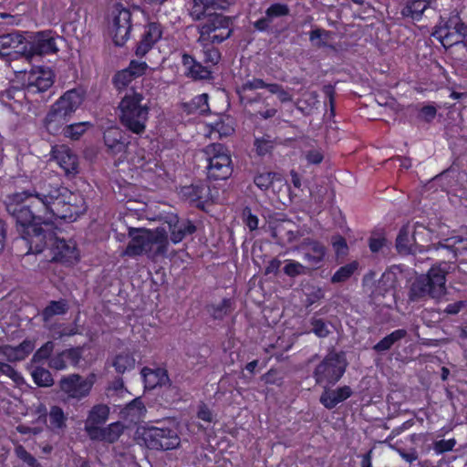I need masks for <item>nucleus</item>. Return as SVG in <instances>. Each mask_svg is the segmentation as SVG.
<instances>
[{"instance_id": "nucleus-1", "label": "nucleus", "mask_w": 467, "mask_h": 467, "mask_svg": "<svg viewBox=\"0 0 467 467\" xmlns=\"http://www.w3.org/2000/svg\"><path fill=\"white\" fill-rule=\"evenodd\" d=\"M77 195L62 187L48 194L22 191L6 196L7 213L16 221V228L28 247V254L49 252L50 261L74 265L79 259L76 244L57 236L55 219L76 220L82 212L74 202Z\"/></svg>"}, {"instance_id": "nucleus-2", "label": "nucleus", "mask_w": 467, "mask_h": 467, "mask_svg": "<svg viewBox=\"0 0 467 467\" xmlns=\"http://www.w3.org/2000/svg\"><path fill=\"white\" fill-rule=\"evenodd\" d=\"M437 249L446 251L447 262L442 261L433 265L427 275H421L411 284L409 291L410 301L430 296L440 299L446 293V275L451 269L452 261H456L460 254L467 251V236L451 235L437 244Z\"/></svg>"}, {"instance_id": "nucleus-3", "label": "nucleus", "mask_w": 467, "mask_h": 467, "mask_svg": "<svg viewBox=\"0 0 467 467\" xmlns=\"http://www.w3.org/2000/svg\"><path fill=\"white\" fill-rule=\"evenodd\" d=\"M130 241L123 254L136 257L146 254L149 257L164 256L168 252L169 241L166 231L161 227L155 229L129 228Z\"/></svg>"}, {"instance_id": "nucleus-4", "label": "nucleus", "mask_w": 467, "mask_h": 467, "mask_svg": "<svg viewBox=\"0 0 467 467\" xmlns=\"http://www.w3.org/2000/svg\"><path fill=\"white\" fill-rule=\"evenodd\" d=\"M82 88L67 90L54 102L44 119V127L51 135L59 134L85 100Z\"/></svg>"}, {"instance_id": "nucleus-5", "label": "nucleus", "mask_w": 467, "mask_h": 467, "mask_svg": "<svg viewBox=\"0 0 467 467\" xmlns=\"http://www.w3.org/2000/svg\"><path fill=\"white\" fill-rule=\"evenodd\" d=\"M144 95L132 89L127 93L119 104L120 124L130 132L142 135L149 119L150 106L143 103Z\"/></svg>"}, {"instance_id": "nucleus-6", "label": "nucleus", "mask_w": 467, "mask_h": 467, "mask_svg": "<svg viewBox=\"0 0 467 467\" xmlns=\"http://www.w3.org/2000/svg\"><path fill=\"white\" fill-rule=\"evenodd\" d=\"M205 161L206 176L209 181H225L234 171L232 156L227 146L222 143H210L202 150Z\"/></svg>"}, {"instance_id": "nucleus-7", "label": "nucleus", "mask_w": 467, "mask_h": 467, "mask_svg": "<svg viewBox=\"0 0 467 467\" xmlns=\"http://www.w3.org/2000/svg\"><path fill=\"white\" fill-rule=\"evenodd\" d=\"M347 368L345 353L331 350L315 367L312 377L316 385L321 388L335 386L343 378Z\"/></svg>"}, {"instance_id": "nucleus-8", "label": "nucleus", "mask_w": 467, "mask_h": 467, "mask_svg": "<svg viewBox=\"0 0 467 467\" xmlns=\"http://www.w3.org/2000/svg\"><path fill=\"white\" fill-rule=\"evenodd\" d=\"M197 32L201 41L221 44L233 34V19L223 14H209L197 25Z\"/></svg>"}, {"instance_id": "nucleus-9", "label": "nucleus", "mask_w": 467, "mask_h": 467, "mask_svg": "<svg viewBox=\"0 0 467 467\" xmlns=\"http://www.w3.org/2000/svg\"><path fill=\"white\" fill-rule=\"evenodd\" d=\"M95 381L96 376L94 373H90L86 378L80 374L73 373L63 376L58 382V387L68 400L81 401L89 396Z\"/></svg>"}, {"instance_id": "nucleus-10", "label": "nucleus", "mask_w": 467, "mask_h": 467, "mask_svg": "<svg viewBox=\"0 0 467 467\" xmlns=\"http://www.w3.org/2000/svg\"><path fill=\"white\" fill-rule=\"evenodd\" d=\"M142 440L147 448L156 451L173 450L181 443V439L175 430L156 426L145 429L142 433Z\"/></svg>"}, {"instance_id": "nucleus-11", "label": "nucleus", "mask_w": 467, "mask_h": 467, "mask_svg": "<svg viewBox=\"0 0 467 467\" xmlns=\"http://www.w3.org/2000/svg\"><path fill=\"white\" fill-rule=\"evenodd\" d=\"M110 33L113 35V42L118 47H122L128 41L132 29V14L129 8L121 3H116L111 9Z\"/></svg>"}, {"instance_id": "nucleus-12", "label": "nucleus", "mask_w": 467, "mask_h": 467, "mask_svg": "<svg viewBox=\"0 0 467 467\" xmlns=\"http://www.w3.org/2000/svg\"><path fill=\"white\" fill-rule=\"evenodd\" d=\"M58 51L56 37L52 31H39L24 47V52L27 57L56 54Z\"/></svg>"}, {"instance_id": "nucleus-13", "label": "nucleus", "mask_w": 467, "mask_h": 467, "mask_svg": "<svg viewBox=\"0 0 467 467\" xmlns=\"http://www.w3.org/2000/svg\"><path fill=\"white\" fill-rule=\"evenodd\" d=\"M163 26L156 21H149L143 27L140 38L135 47V56L144 57L162 38Z\"/></svg>"}, {"instance_id": "nucleus-14", "label": "nucleus", "mask_w": 467, "mask_h": 467, "mask_svg": "<svg viewBox=\"0 0 467 467\" xmlns=\"http://www.w3.org/2000/svg\"><path fill=\"white\" fill-rule=\"evenodd\" d=\"M461 16L458 12H451L449 16L444 18L441 16L440 23L434 27L432 36L441 42L444 47H451V42L460 26Z\"/></svg>"}, {"instance_id": "nucleus-15", "label": "nucleus", "mask_w": 467, "mask_h": 467, "mask_svg": "<svg viewBox=\"0 0 467 467\" xmlns=\"http://www.w3.org/2000/svg\"><path fill=\"white\" fill-rule=\"evenodd\" d=\"M300 248L303 251V259L306 263L316 269L321 267L327 253V249L322 242L306 237L301 242Z\"/></svg>"}, {"instance_id": "nucleus-16", "label": "nucleus", "mask_w": 467, "mask_h": 467, "mask_svg": "<svg viewBox=\"0 0 467 467\" xmlns=\"http://www.w3.org/2000/svg\"><path fill=\"white\" fill-rule=\"evenodd\" d=\"M183 197L194 207L205 211V206L212 199L210 187L198 182L182 188Z\"/></svg>"}, {"instance_id": "nucleus-17", "label": "nucleus", "mask_w": 467, "mask_h": 467, "mask_svg": "<svg viewBox=\"0 0 467 467\" xmlns=\"http://www.w3.org/2000/svg\"><path fill=\"white\" fill-rule=\"evenodd\" d=\"M182 64L185 68V76L193 80H211L213 78V72L211 67L203 64L188 53L182 55Z\"/></svg>"}, {"instance_id": "nucleus-18", "label": "nucleus", "mask_w": 467, "mask_h": 467, "mask_svg": "<svg viewBox=\"0 0 467 467\" xmlns=\"http://www.w3.org/2000/svg\"><path fill=\"white\" fill-rule=\"evenodd\" d=\"M323 387V390L319 397V402L327 410H333L339 403L346 401L353 395V389L348 385Z\"/></svg>"}, {"instance_id": "nucleus-19", "label": "nucleus", "mask_w": 467, "mask_h": 467, "mask_svg": "<svg viewBox=\"0 0 467 467\" xmlns=\"http://www.w3.org/2000/svg\"><path fill=\"white\" fill-rule=\"evenodd\" d=\"M103 140L108 153L111 155L125 153L130 144L125 132L117 126L109 127L104 131Z\"/></svg>"}, {"instance_id": "nucleus-20", "label": "nucleus", "mask_w": 467, "mask_h": 467, "mask_svg": "<svg viewBox=\"0 0 467 467\" xmlns=\"http://www.w3.org/2000/svg\"><path fill=\"white\" fill-rule=\"evenodd\" d=\"M90 434L88 436L91 441H105L114 443L123 433L124 426L121 422L116 421L109 424L107 427L94 428L90 427Z\"/></svg>"}, {"instance_id": "nucleus-21", "label": "nucleus", "mask_w": 467, "mask_h": 467, "mask_svg": "<svg viewBox=\"0 0 467 467\" xmlns=\"http://www.w3.org/2000/svg\"><path fill=\"white\" fill-rule=\"evenodd\" d=\"M398 274H400L397 265H392L381 275L374 293L385 296L387 294L394 295L399 286Z\"/></svg>"}, {"instance_id": "nucleus-22", "label": "nucleus", "mask_w": 467, "mask_h": 467, "mask_svg": "<svg viewBox=\"0 0 467 467\" xmlns=\"http://www.w3.org/2000/svg\"><path fill=\"white\" fill-rule=\"evenodd\" d=\"M55 74L49 67H39L29 76L28 88L33 92H45L54 84Z\"/></svg>"}, {"instance_id": "nucleus-23", "label": "nucleus", "mask_w": 467, "mask_h": 467, "mask_svg": "<svg viewBox=\"0 0 467 467\" xmlns=\"http://www.w3.org/2000/svg\"><path fill=\"white\" fill-rule=\"evenodd\" d=\"M54 158L66 174H76L78 171V158L67 146H61L53 150Z\"/></svg>"}, {"instance_id": "nucleus-24", "label": "nucleus", "mask_w": 467, "mask_h": 467, "mask_svg": "<svg viewBox=\"0 0 467 467\" xmlns=\"http://www.w3.org/2000/svg\"><path fill=\"white\" fill-rule=\"evenodd\" d=\"M437 0H406L400 14L402 17L419 22L422 19L424 12L432 6Z\"/></svg>"}, {"instance_id": "nucleus-25", "label": "nucleus", "mask_w": 467, "mask_h": 467, "mask_svg": "<svg viewBox=\"0 0 467 467\" xmlns=\"http://www.w3.org/2000/svg\"><path fill=\"white\" fill-rule=\"evenodd\" d=\"M200 50L198 52L199 58L202 62L207 65L209 67H213L218 65L222 59V53L215 45L217 42L201 41L197 38L196 41Z\"/></svg>"}, {"instance_id": "nucleus-26", "label": "nucleus", "mask_w": 467, "mask_h": 467, "mask_svg": "<svg viewBox=\"0 0 467 467\" xmlns=\"http://www.w3.org/2000/svg\"><path fill=\"white\" fill-rule=\"evenodd\" d=\"M109 407L106 404H96L88 411V418L85 422V431L90 434V427L99 428L109 419Z\"/></svg>"}, {"instance_id": "nucleus-27", "label": "nucleus", "mask_w": 467, "mask_h": 467, "mask_svg": "<svg viewBox=\"0 0 467 467\" xmlns=\"http://www.w3.org/2000/svg\"><path fill=\"white\" fill-rule=\"evenodd\" d=\"M34 343L26 339L16 347H3L1 352L8 361L16 362L24 360L34 350Z\"/></svg>"}, {"instance_id": "nucleus-28", "label": "nucleus", "mask_w": 467, "mask_h": 467, "mask_svg": "<svg viewBox=\"0 0 467 467\" xmlns=\"http://www.w3.org/2000/svg\"><path fill=\"white\" fill-rule=\"evenodd\" d=\"M69 310V305L67 299L60 298L58 300H51L40 312L41 320L47 324L50 322L54 317L64 316Z\"/></svg>"}, {"instance_id": "nucleus-29", "label": "nucleus", "mask_w": 467, "mask_h": 467, "mask_svg": "<svg viewBox=\"0 0 467 467\" xmlns=\"http://www.w3.org/2000/svg\"><path fill=\"white\" fill-rule=\"evenodd\" d=\"M43 410V413L39 416V418H44V420L46 421L47 417L48 416L49 419V427L55 431V430H63L67 426V416L64 412L63 409L60 408L57 405L51 406L50 410L48 414L47 413L46 408L41 405L38 409V411L40 412Z\"/></svg>"}, {"instance_id": "nucleus-30", "label": "nucleus", "mask_w": 467, "mask_h": 467, "mask_svg": "<svg viewBox=\"0 0 467 467\" xmlns=\"http://www.w3.org/2000/svg\"><path fill=\"white\" fill-rule=\"evenodd\" d=\"M25 36L19 32H11L0 36V57L10 56L20 45L24 44Z\"/></svg>"}, {"instance_id": "nucleus-31", "label": "nucleus", "mask_w": 467, "mask_h": 467, "mask_svg": "<svg viewBox=\"0 0 467 467\" xmlns=\"http://www.w3.org/2000/svg\"><path fill=\"white\" fill-rule=\"evenodd\" d=\"M196 231V226L190 220L179 221L171 224L170 223L171 241L173 244H179L186 235L192 234Z\"/></svg>"}, {"instance_id": "nucleus-32", "label": "nucleus", "mask_w": 467, "mask_h": 467, "mask_svg": "<svg viewBox=\"0 0 467 467\" xmlns=\"http://www.w3.org/2000/svg\"><path fill=\"white\" fill-rule=\"evenodd\" d=\"M253 146L257 156L265 157L271 155L276 146V139L269 134L254 137Z\"/></svg>"}, {"instance_id": "nucleus-33", "label": "nucleus", "mask_w": 467, "mask_h": 467, "mask_svg": "<svg viewBox=\"0 0 467 467\" xmlns=\"http://www.w3.org/2000/svg\"><path fill=\"white\" fill-rule=\"evenodd\" d=\"M207 128L209 136L212 137L214 135L218 139L231 136L234 132V126L222 118H218L213 122L208 123Z\"/></svg>"}, {"instance_id": "nucleus-34", "label": "nucleus", "mask_w": 467, "mask_h": 467, "mask_svg": "<svg viewBox=\"0 0 467 467\" xmlns=\"http://www.w3.org/2000/svg\"><path fill=\"white\" fill-rule=\"evenodd\" d=\"M407 335L405 329H396L390 334L380 339L374 347L373 349L376 352L381 353L391 348V347L400 339L404 338Z\"/></svg>"}, {"instance_id": "nucleus-35", "label": "nucleus", "mask_w": 467, "mask_h": 467, "mask_svg": "<svg viewBox=\"0 0 467 467\" xmlns=\"http://www.w3.org/2000/svg\"><path fill=\"white\" fill-rule=\"evenodd\" d=\"M92 126V123L89 121L67 124L60 133L63 134L65 138L70 139L72 140H78Z\"/></svg>"}, {"instance_id": "nucleus-36", "label": "nucleus", "mask_w": 467, "mask_h": 467, "mask_svg": "<svg viewBox=\"0 0 467 467\" xmlns=\"http://www.w3.org/2000/svg\"><path fill=\"white\" fill-rule=\"evenodd\" d=\"M141 375L146 382L149 381V378H154V381L150 383V387H155L157 385L161 386L170 381L168 371L164 368H157L152 369L145 367L141 370Z\"/></svg>"}, {"instance_id": "nucleus-37", "label": "nucleus", "mask_w": 467, "mask_h": 467, "mask_svg": "<svg viewBox=\"0 0 467 467\" xmlns=\"http://www.w3.org/2000/svg\"><path fill=\"white\" fill-rule=\"evenodd\" d=\"M112 366L118 374H124L135 367V358L132 354L122 352L114 358Z\"/></svg>"}, {"instance_id": "nucleus-38", "label": "nucleus", "mask_w": 467, "mask_h": 467, "mask_svg": "<svg viewBox=\"0 0 467 467\" xmlns=\"http://www.w3.org/2000/svg\"><path fill=\"white\" fill-rule=\"evenodd\" d=\"M358 266L359 264L358 261H352L345 265L340 266L331 276V283L339 284L348 281L358 269Z\"/></svg>"}, {"instance_id": "nucleus-39", "label": "nucleus", "mask_w": 467, "mask_h": 467, "mask_svg": "<svg viewBox=\"0 0 467 467\" xmlns=\"http://www.w3.org/2000/svg\"><path fill=\"white\" fill-rule=\"evenodd\" d=\"M31 376L34 383L38 387H51L54 384L52 374L43 367H35Z\"/></svg>"}, {"instance_id": "nucleus-40", "label": "nucleus", "mask_w": 467, "mask_h": 467, "mask_svg": "<svg viewBox=\"0 0 467 467\" xmlns=\"http://www.w3.org/2000/svg\"><path fill=\"white\" fill-rule=\"evenodd\" d=\"M212 9L205 0H192L190 6V16L192 20L203 21L211 14Z\"/></svg>"}, {"instance_id": "nucleus-41", "label": "nucleus", "mask_w": 467, "mask_h": 467, "mask_svg": "<svg viewBox=\"0 0 467 467\" xmlns=\"http://www.w3.org/2000/svg\"><path fill=\"white\" fill-rule=\"evenodd\" d=\"M234 302L231 298H223L221 303L210 306V314L213 319L222 320L233 309Z\"/></svg>"}, {"instance_id": "nucleus-42", "label": "nucleus", "mask_w": 467, "mask_h": 467, "mask_svg": "<svg viewBox=\"0 0 467 467\" xmlns=\"http://www.w3.org/2000/svg\"><path fill=\"white\" fill-rule=\"evenodd\" d=\"M285 265L283 268V272L285 275L295 278L299 275H306L308 273V269L306 266L302 265L300 262L287 259L285 261Z\"/></svg>"}, {"instance_id": "nucleus-43", "label": "nucleus", "mask_w": 467, "mask_h": 467, "mask_svg": "<svg viewBox=\"0 0 467 467\" xmlns=\"http://www.w3.org/2000/svg\"><path fill=\"white\" fill-rule=\"evenodd\" d=\"M135 78L126 68L118 71L112 78L114 88L119 92L125 90Z\"/></svg>"}, {"instance_id": "nucleus-44", "label": "nucleus", "mask_w": 467, "mask_h": 467, "mask_svg": "<svg viewBox=\"0 0 467 467\" xmlns=\"http://www.w3.org/2000/svg\"><path fill=\"white\" fill-rule=\"evenodd\" d=\"M311 325L310 332L314 333L319 338H325L330 334L328 323L322 318L312 317L309 320Z\"/></svg>"}, {"instance_id": "nucleus-45", "label": "nucleus", "mask_w": 467, "mask_h": 467, "mask_svg": "<svg viewBox=\"0 0 467 467\" xmlns=\"http://www.w3.org/2000/svg\"><path fill=\"white\" fill-rule=\"evenodd\" d=\"M67 367H78L82 359L83 350L80 347L69 348L62 350Z\"/></svg>"}, {"instance_id": "nucleus-46", "label": "nucleus", "mask_w": 467, "mask_h": 467, "mask_svg": "<svg viewBox=\"0 0 467 467\" xmlns=\"http://www.w3.org/2000/svg\"><path fill=\"white\" fill-rule=\"evenodd\" d=\"M55 345L53 341H47L33 354L32 362L40 363L44 360H48L52 357Z\"/></svg>"}, {"instance_id": "nucleus-47", "label": "nucleus", "mask_w": 467, "mask_h": 467, "mask_svg": "<svg viewBox=\"0 0 467 467\" xmlns=\"http://www.w3.org/2000/svg\"><path fill=\"white\" fill-rule=\"evenodd\" d=\"M270 83L265 82L262 78H253L244 82L237 89L238 94L245 93L246 91H252L261 88H266Z\"/></svg>"}, {"instance_id": "nucleus-48", "label": "nucleus", "mask_w": 467, "mask_h": 467, "mask_svg": "<svg viewBox=\"0 0 467 467\" xmlns=\"http://www.w3.org/2000/svg\"><path fill=\"white\" fill-rule=\"evenodd\" d=\"M290 13L289 6L286 4L275 3L266 10L265 15L272 21L273 18L286 16Z\"/></svg>"}, {"instance_id": "nucleus-49", "label": "nucleus", "mask_w": 467, "mask_h": 467, "mask_svg": "<svg viewBox=\"0 0 467 467\" xmlns=\"http://www.w3.org/2000/svg\"><path fill=\"white\" fill-rule=\"evenodd\" d=\"M15 452L17 458H19L27 467H42L37 460L28 452L26 448L22 445H18L15 448Z\"/></svg>"}, {"instance_id": "nucleus-50", "label": "nucleus", "mask_w": 467, "mask_h": 467, "mask_svg": "<svg viewBox=\"0 0 467 467\" xmlns=\"http://www.w3.org/2000/svg\"><path fill=\"white\" fill-rule=\"evenodd\" d=\"M275 175V172L269 171L258 173L254 176V182L260 190L266 191L272 186Z\"/></svg>"}, {"instance_id": "nucleus-51", "label": "nucleus", "mask_w": 467, "mask_h": 467, "mask_svg": "<svg viewBox=\"0 0 467 467\" xmlns=\"http://www.w3.org/2000/svg\"><path fill=\"white\" fill-rule=\"evenodd\" d=\"M457 441L454 438L449 440H440L433 442L432 449L437 455H441L451 451Z\"/></svg>"}, {"instance_id": "nucleus-52", "label": "nucleus", "mask_w": 467, "mask_h": 467, "mask_svg": "<svg viewBox=\"0 0 467 467\" xmlns=\"http://www.w3.org/2000/svg\"><path fill=\"white\" fill-rule=\"evenodd\" d=\"M268 91L271 94L276 95L277 99L283 103L292 100L291 94L286 91L280 84L270 83L268 86Z\"/></svg>"}, {"instance_id": "nucleus-53", "label": "nucleus", "mask_w": 467, "mask_h": 467, "mask_svg": "<svg viewBox=\"0 0 467 467\" xmlns=\"http://www.w3.org/2000/svg\"><path fill=\"white\" fill-rule=\"evenodd\" d=\"M396 246L397 249L400 252L410 251V234L406 227L400 228L396 239Z\"/></svg>"}, {"instance_id": "nucleus-54", "label": "nucleus", "mask_w": 467, "mask_h": 467, "mask_svg": "<svg viewBox=\"0 0 467 467\" xmlns=\"http://www.w3.org/2000/svg\"><path fill=\"white\" fill-rule=\"evenodd\" d=\"M126 69L136 78L146 73L148 65L144 61L131 60Z\"/></svg>"}, {"instance_id": "nucleus-55", "label": "nucleus", "mask_w": 467, "mask_h": 467, "mask_svg": "<svg viewBox=\"0 0 467 467\" xmlns=\"http://www.w3.org/2000/svg\"><path fill=\"white\" fill-rule=\"evenodd\" d=\"M278 371L275 368H271L266 373L263 374L260 377L261 381H263L266 385H281L283 382V379L281 377H277Z\"/></svg>"}, {"instance_id": "nucleus-56", "label": "nucleus", "mask_w": 467, "mask_h": 467, "mask_svg": "<svg viewBox=\"0 0 467 467\" xmlns=\"http://www.w3.org/2000/svg\"><path fill=\"white\" fill-rule=\"evenodd\" d=\"M244 223L250 231H254L258 228L259 219L255 214L252 213L249 207L243 210Z\"/></svg>"}, {"instance_id": "nucleus-57", "label": "nucleus", "mask_w": 467, "mask_h": 467, "mask_svg": "<svg viewBox=\"0 0 467 467\" xmlns=\"http://www.w3.org/2000/svg\"><path fill=\"white\" fill-rule=\"evenodd\" d=\"M47 365L50 368L55 370H64L67 368V364L62 355V351L57 352L49 358Z\"/></svg>"}, {"instance_id": "nucleus-58", "label": "nucleus", "mask_w": 467, "mask_h": 467, "mask_svg": "<svg viewBox=\"0 0 467 467\" xmlns=\"http://www.w3.org/2000/svg\"><path fill=\"white\" fill-rule=\"evenodd\" d=\"M323 93L328 99V105H329V114L330 117L335 116L336 112V105H335V88L332 85H325L323 87Z\"/></svg>"}, {"instance_id": "nucleus-59", "label": "nucleus", "mask_w": 467, "mask_h": 467, "mask_svg": "<svg viewBox=\"0 0 467 467\" xmlns=\"http://www.w3.org/2000/svg\"><path fill=\"white\" fill-rule=\"evenodd\" d=\"M0 374L5 375L15 382H18L22 377L11 365L0 361Z\"/></svg>"}, {"instance_id": "nucleus-60", "label": "nucleus", "mask_w": 467, "mask_h": 467, "mask_svg": "<svg viewBox=\"0 0 467 467\" xmlns=\"http://www.w3.org/2000/svg\"><path fill=\"white\" fill-rule=\"evenodd\" d=\"M456 36L454 41L451 42V47L462 43L467 50V24H465L462 19L461 20Z\"/></svg>"}, {"instance_id": "nucleus-61", "label": "nucleus", "mask_w": 467, "mask_h": 467, "mask_svg": "<svg viewBox=\"0 0 467 467\" xmlns=\"http://www.w3.org/2000/svg\"><path fill=\"white\" fill-rule=\"evenodd\" d=\"M437 114V109L434 106L427 105L423 106L419 113V118L425 120L426 122H431L434 119Z\"/></svg>"}, {"instance_id": "nucleus-62", "label": "nucleus", "mask_w": 467, "mask_h": 467, "mask_svg": "<svg viewBox=\"0 0 467 467\" xmlns=\"http://www.w3.org/2000/svg\"><path fill=\"white\" fill-rule=\"evenodd\" d=\"M332 245L337 254H345L348 250L346 239L339 234L333 237Z\"/></svg>"}, {"instance_id": "nucleus-63", "label": "nucleus", "mask_w": 467, "mask_h": 467, "mask_svg": "<svg viewBox=\"0 0 467 467\" xmlns=\"http://www.w3.org/2000/svg\"><path fill=\"white\" fill-rule=\"evenodd\" d=\"M306 160L308 164H320L324 159L323 153L318 150H310L306 151Z\"/></svg>"}, {"instance_id": "nucleus-64", "label": "nucleus", "mask_w": 467, "mask_h": 467, "mask_svg": "<svg viewBox=\"0 0 467 467\" xmlns=\"http://www.w3.org/2000/svg\"><path fill=\"white\" fill-rule=\"evenodd\" d=\"M324 297V291L321 288H317L311 293L306 295V306H311L314 304L317 303L320 299Z\"/></svg>"}]
</instances>
